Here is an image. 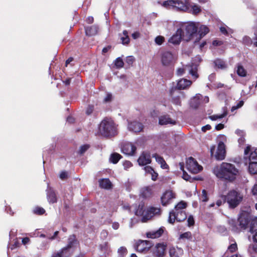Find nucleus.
<instances>
[{"label": "nucleus", "mask_w": 257, "mask_h": 257, "mask_svg": "<svg viewBox=\"0 0 257 257\" xmlns=\"http://www.w3.org/2000/svg\"><path fill=\"white\" fill-rule=\"evenodd\" d=\"M213 173L217 178L231 182L236 179L238 170L233 164L223 162L214 167Z\"/></svg>", "instance_id": "1"}, {"label": "nucleus", "mask_w": 257, "mask_h": 257, "mask_svg": "<svg viewBox=\"0 0 257 257\" xmlns=\"http://www.w3.org/2000/svg\"><path fill=\"white\" fill-rule=\"evenodd\" d=\"M99 133L105 137H113L116 135L117 128L113 121L109 118L103 119L99 125Z\"/></svg>", "instance_id": "2"}, {"label": "nucleus", "mask_w": 257, "mask_h": 257, "mask_svg": "<svg viewBox=\"0 0 257 257\" xmlns=\"http://www.w3.org/2000/svg\"><path fill=\"white\" fill-rule=\"evenodd\" d=\"M145 206L143 204H140L135 211V214L137 216H142V221L147 222L153 216L160 214V209L158 207H151L145 212Z\"/></svg>", "instance_id": "3"}, {"label": "nucleus", "mask_w": 257, "mask_h": 257, "mask_svg": "<svg viewBox=\"0 0 257 257\" xmlns=\"http://www.w3.org/2000/svg\"><path fill=\"white\" fill-rule=\"evenodd\" d=\"M243 198V194L236 190L230 191L225 197V200L230 208L236 207L242 202Z\"/></svg>", "instance_id": "4"}, {"label": "nucleus", "mask_w": 257, "mask_h": 257, "mask_svg": "<svg viewBox=\"0 0 257 257\" xmlns=\"http://www.w3.org/2000/svg\"><path fill=\"white\" fill-rule=\"evenodd\" d=\"M186 71H187L190 75H191L193 78L196 79L199 77L197 73L198 71V65L192 63L191 64L186 65L182 67H180L177 69L176 74L178 76H181L184 74Z\"/></svg>", "instance_id": "5"}, {"label": "nucleus", "mask_w": 257, "mask_h": 257, "mask_svg": "<svg viewBox=\"0 0 257 257\" xmlns=\"http://www.w3.org/2000/svg\"><path fill=\"white\" fill-rule=\"evenodd\" d=\"M189 2L183 3L179 0H167L163 2L162 5L166 8L173 7L178 10L187 11Z\"/></svg>", "instance_id": "6"}, {"label": "nucleus", "mask_w": 257, "mask_h": 257, "mask_svg": "<svg viewBox=\"0 0 257 257\" xmlns=\"http://www.w3.org/2000/svg\"><path fill=\"white\" fill-rule=\"evenodd\" d=\"M179 28L181 29L182 32H184L185 36L188 37L189 39L193 34H195L197 31V26L192 22L182 24Z\"/></svg>", "instance_id": "7"}, {"label": "nucleus", "mask_w": 257, "mask_h": 257, "mask_svg": "<svg viewBox=\"0 0 257 257\" xmlns=\"http://www.w3.org/2000/svg\"><path fill=\"white\" fill-rule=\"evenodd\" d=\"M186 167L190 172L193 174L198 173L202 170V167L199 165L192 157H190L186 160Z\"/></svg>", "instance_id": "8"}, {"label": "nucleus", "mask_w": 257, "mask_h": 257, "mask_svg": "<svg viewBox=\"0 0 257 257\" xmlns=\"http://www.w3.org/2000/svg\"><path fill=\"white\" fill-rule=\"evenodd\" d=\"M176 59L175 56L169 51L163 52L161 55L163 65L168 66L173 63Z\"/></svg>", "instance_id": "9"}, {"label": "nucleus", "mask_w": 257, "mask_h": 257, "mask_svg": "<svg viewBox=\"0 0 257 257\" xmlns=\"http://www.w3.org/2000/svg\"><path fill=\"white\" fill-rule=\"evenodd\" d=\"M121 152L128 156H133L136 151V147L131 143H123L121 146Z\"/></svg>", "instance_id": "10"}, {"label": "nucleus", "mask_w": 257, "mask_h": 257, "mask_svg": "<svg viewBox=\"0 0 257 257\" xmlns=\"http://www.w3.org/2000/svg\"><path fill=\"white\" fill-rule=\"evenodd\" d=\"M225 147L224 143L220 141L219 142L216 151L214 156L215 158L217 160H222L225 157Z\"/></svg>", "instance_id": "11"}, {"label": "nucleus", "mask_w": 257, "mask_h": 257, "mask_svg": "<svg viewBox=\"0 0 257 257\" xmlns=\"http://www.w3.org/2000/svg\"><path fill=\"white\" fill-rule=\"evenodd\" d=\"M185 37L184 32H182L181 29L178 28L174 34L168 40V42L174 45H178L180 43L182 39Z\"/></svg>", "instance_id": "12"}, {"label": "nucleus", "mask_w": 257, "mask_h": 257, "mask_svg": "<svg viewBox=\"0 0 257 257\" xmlns=\"http://www.w3.org/2000/svg\"><path fill=\"white\" fill-rule=\"evenodd\" d=\"M151 246V243L148 241L139 240L136 244L135 248L137 251L143 252L149 250Z\"/></svg>", "instance_id": "13"}, {"label": "nucleus", "mask_w": 257, "mask_h": 257, "mask_svg": "<svg viewBox=\"0 0 257 257\" xmlns=\"http://www.w3.org/2000/svg\"><path fill=\"white\" fill-rule=\"evenodd\" d=\"M77 244V241L74 235H71L68 240V244L67 246L63 247L62 249H66L69 253V255L71 256L73 253V248Z\"/></svg>", "instance_id": "14"}, {"label": "nucleus", "mask_w": 257, "mask_h": 257, "mask_svg": "<svg viewBox=\"0 0 257 257\" xmlns=\"http://www.w3.org/2000/svg\"><path fill=\"white\" fill-rule=\"evenodd\" d=\"M170 96L172 97V101L176 105H180L181 102L180 99V95L182 92L176 90L175 88H172L170 91Z\"/></svg>", "instance_id": "15"}, {"label": "nucleus", "mask_w": 257, "mask_h": 257, "mask_svg": "<svg viewBox=\"0 0 257 257\" xmlns=\"http://www.w3.org/2000/svg\"><path fill=\"white\" fill-rule=\"evenodd\" d=\"M192 84V81L187 79H180L177 81V85L172 88H175L176 90H183L188 88Z\"/></svg>", "instance_id": "16"}, {"label": "nucleus", "mask_w": 257, "mask_h": 257, "mask_svg": "<svg viewBox=\"0 0 257 257\" xmlns=\"http://www.w3.org/2000/svg\"><path fill=\"white\" fill-rule=\"evenodd\" d=\"M151 159L149 153L143 152L138 159V162L140 166H145L151 163Z\"/></svg>", "instance_id": "17"}, {"label": "nucleus", "mask_w": 257, "mask_h": 257, "mask_svg": "<svg viewBox=\"0 0 257 257\" xmlns=\"http://www.w3.org/2000/svg\"><path fill=\"white\" fill-rule=\"evenodd\" d=\"M175 197V194L171 190L166 191L161 197L163 205L165 206L170 202V201Z\"/></svg>", "instance_id": "18"}, {"label": "nucleus", "mask_w": 257, "mask_h": 257, "mask_svg": "<svg viewBox=\"0 0 257 257\" xmlns=\"http://www.w3.org/2000/svg\"><path fill=\"white\" fill-rule=\"evenodd\" d=\"M249 228V231L253 235L254 241L257 242V217L251 220Z\"/></svg>", "instance_id": "19"}, {"label": "nucleus", "mask_w": 257, "mask_h": 257, "mask_svg": "<svg viewBox=\"0 0 257 257\" xmlns=\"http://www.w3.org/2000/svg\"><path fill=\"white\" fill-rule=\"evenodd\" d=\"M128 128L130 131L139 133L143 129V125L138 121H133L128 123Z\"/></svg>", "instance_id": "20"}, {"label": "nucleus", "mask_w": 257, "mask_h": 257, "mask_svg": "<svg viewBox=\"0 0 257 257\" xmlns=\"http://www.w3.org/2000/svg\"><path fill=\"white\" fill-rule=\"evenodd\" d=\"M164 227H161L158 230H153L146 233L148 238H156L160 237L164 231Z\"/></svg>", "instance_id": "21"}, {"label": "nucleus", "mask_w": 257, "mask_h": 257, "mask_svg": "<svg viewBox=\"0 0 257 257\" xmlns=\"http://www.w3.org/2000/svg\"><path fill=\"white\" fill-rule=\"evenodd\" d=\"M166 245L164 243H158L155 246L154 254L158 257H163L165 255Z\"/></svg>", "instance_id": "22"}, {"label": "nucleus", "mask_w": 257, "mask_h": 257, "mask_svg": "<svg viewBox=\"0 0 257 257\" xmlns=\"http://www.w3.org/2000/svg\"><path fill=\"white\" fill-rule=\"evenodd\" d=\"M187 12L196 15L201 12V8L198 5L189 2Z\"/></svg>", "instance_id": "23"}, {"label": "nucleus", "mask_w": 257, "mask_h": 257, "mask_svg": "<svg viewBox=\"0 0 257 257\" xmlns=\"http://www.w3.org/2000/svg\"><path fill=\"white\" fill-rule=\"evenodd\" d=\"M203 98V96L198 94L194 97L191 100V106L194 108H197L199 105L202 103L201 100Z\"/></svg>", "instance_id": "24"}, {"label": "nucleus", "mask_w": 257, "mask_h": 257, "mask_svg": "<svg viewBox=\"0 0 257 257\" xmlns=\"http://www.w3.org/2000/svg\"><path fill=\"white\" fill-rule=\"evenodd\" d=\"M159 123L161 125H165L169 123L174 124L176 123V121L172 120L168 115H164L159 117Z\"/></svg>", "instance_id": "25"}, {"label": "nucleus", "mask_w": 257, "mask_h": 257, "mask_svg": "<svg viewBox=\"0 0 257 257\" xmlns=\"http://www.w3.org/2000/svg\"><path fill=\"white\" fill-rule=\"evenodd\" d=\"M183 253V250L180 248H175L172 246L169 249V255L170 257H180Z\"/></svg>", "instance_id": "26"}, {"label": "nucleus", "mask_w": 257, "mask_h": 257, "mask_svg": "<svg viewBox=\"0 0 257 257\" xmlns=\"http://www.w3.org/2000/svg\"><path fill=\"white\" fill-rule=\"evenodd\" d=\"M240 228L245 229L249 222L248 217L246 215H241L238 219Z\"/></svg>", "instance_id": "27"}, {"label": "nucleus", "mask_w": 257, "mask_h": 257, "mask_svg": "<svg viewBox=\"0 0 257 257\" xmlns=\"http://www.w3.org/2000/svg\"><path fill=\"white\" fill-rule=\"evenodd\" d=\"M152 195V189L150 186L143 188L141 190V195L145 198L150 197Z\"/></svg>", "instance_id": "28"}, {"label": "nucleus", "mask_w": 257, "mask_h": 257, "mask_svg": "<svg viewBox=\"0 0 257 257\" xmlns=\"http://www.w3.org/2000/svg\"><path fill=\"white\" fill-rule=\"evenodd\" d=\"M47 199L49 203H54L57 202V197L54 191L51 188L47 190Z\"/></svg>", "instance_id": "29"}, {"label": "nucleus", "mask_w": 257, "mask_h": 257, "mask_svg": "<svg viewBox=\"0 0 257 257\" xmlns=\"http://www.w3.org/2000/svg\"><path fill=\"white\" fill-rule=\"evenodd\" d=\"M99 186L100 187L109 189L112 188V184L108 179H101L99 181Z\"/></svg>", "instance_id": "30"}, {"label": "nucleus", "mask_w": 257, "mask_h": 257, "mask_svg": "<svg viewBox=\"0 0 257 257\" xmlns=\"http://www.w3.org/2000/svg\"><path fill=\"white\" fill-rule=\"evenodd\" d=\"M66 250V249H61L54 252L51 257H70L69 253Z\"/></svg>", "instance_id": "31"}, {"label": "nucleus", "mask_w": 257, "mask_h": 257, "mask_svg": "<svg viewBox=\"0 0 257 257\" xmlns=\"http://www.w3.org/2000/svg\"><path fill=\"white\" fill-rule=\"evenodd\" d=\"M98 30V28L95 25L88 27L85 29V33L87 36H92L97 33Z\"/></svg>", "instance_id": "32"}, {"label": "nucleus", "mask_w": 257, "mask_h": 257, "mask_svg": "<svg viewBox=\"0 0 257 257\" xmlns=\"http://www.w3.org/2000/svg\"><path fill=\"white\" fill-rule=\"evenodd\" d=\"M175 216L176 220L178 222L183 221L187 218V215L184 210L175 212Z\"/></svg>", "instance_id": "33"}, {"label": "nucleus", "mask_w": 257, "mask_h": 257, "mask_svg": "<svg viewBox=\"0 0 257 257\" xmlns=\"http://www.w3.org/2000/svg\"><path fill=\"white\" fill-rule=\"evenodd\" d=\"M144 170L146 173L149 174L151 175L152 179L153 181H156L158 178V174L155 172L154 169L150 166H146L144 167Z\"/></svg>", "instance_id": "34"}, {"label": "nucleus", "mask_w": 257, "mask_h": 257, "mask_svg": "<svg viewBox=\"0 0 257 257\" xmlns=\"http://www.w3.org/2000/svg\"><path fill=\"white\" fill-rule=\"evenodd\" d=\"M209 32L208 28L205 26H201L199 28L198 35H199V38L196 39V40H195V42L199 41L200 39H201L203 36H204L206 34H207Z\"/></svg>", "instance_id": "35"}, {"label": "nucleus", "mask_w": 257, "mask_h": 257, "mask_svg": "<svg viewBox=\"0 0 257 257\" xmlns=\"http://www.w3.org/2000/svg\"><path fill=\"white\" fill-rule=\"evenodd\" d=\"M121 158V156L120 154L114 153L111 154L109 161L113 164H116Z\"/></svg>", "instance_id": "36"}, {"label": "nucleus", "mask_w": 257, "mask_h": 257, "mask_svg": "<svg viewBox=\"0 0 257 257\" xmlns=\"http://www.w3.org/2000/svg\"><path fill=\"white\" fill-rule=\"evenodd\" d=\"M248 164L257 163V149L254 151L251 152L248 158Z\"/></svg>", "instance_id": "37"}, {"label": "nucleus", "mask_w": 257, "mask_h": 257, "mask_svg": "<svg viewBox=\"0 0 257 257\" xmlns=\"http://www.w3.org/2000/svg\"><path fill=\"white\" fill-rule=\"evenodd\" d=\"M121 43L123 45L128 44L130 42V38L128 36V32L126 30H124L122 36L120 37Z\"/></svg>", "instance_id": "38"}, {"label": "nucleus", "mask_w": 257, "mask_h": 257, "mask_svg": "<svg viewBox=\"0 0 257 257\" xmlns=\"http://www.w3.org/2000/svg\"><path fill=\"white\" fill-rule=\"evenodd\" d=\"M236 134L240 136V138L238 140V143L240 145H242L244 144L245 142L244 139V133L241 130H237L235 132Z\"/></svg>", "instance_id": "39"}, {"label": "nucleus", "mask_w": 257, "mask_h": 257, "mask_svg": "<svg viewBox=\"0 0 257 257\" xmlns=\"http://www.w3.org/2000/svg\"><path fill=\"white\" fill-rule=\"evenodd\" d=\"M156 161L161 165V166L163 169H167L168 168V165L165 162L164 159L158 155H155Z\"/></svg>", "instance_id": "40"}, {"label": "nucleus", "mask_w": 257, "mask_h": 257, "mask_svg": "<svg viewBox=\"0 0 257 257\" xmlns=\"http://www.w3.org/2000/svg\"><path fill=\"white\" fill-rule=\"evenodd\" d=\"M187 206V203L183 201H181L179 203H178L175 207L174 212L176 211H180L181 210H183Z\"/></svg>", "instance_id": "41"}, {"label": "nucleus", "mask_w": 257, "mask_h": 257, "mask_svg": "<svg viewBox=\"0 0 257 257\" xmlns=\"http://www.w3.org/2000/svg\"><path fill=\"white\" fill-rule=\"evenodd\" d=\"M179 166H180V168L181 170L183 171V176H182V178L186 180V181H189L190 182H191L192 180H193V179L191 178V177L189 175H188L185 172V171L184 170V164L183 163H179Z\"/></svg>", "instance_id": "42"}, {"label": "nucleus", "mask_w": 257, "mask_h": 257, "mask_svg": "<svg viewBox=\"0 0 257 257\" xmlns=\"http://www.w3.org/2000/svg\"><path fill=\"white\" fill-rule=\"evenodd\" d=\"M248 171L251 174H257V163L248 164Z\"/></svg>", "instance_id": "43"}, {"label": "nucleus", "mask_w": 257, "mask_h": 257, "mask_svg": "<svg viewBox=\"0 0 257 257\" xmlns=\"http://www.w3.org/2000/svg\"><path fill=\"white\" fill-rule=\"evenodd\" d=\"M236 72L237 74L241 77H244L246 76V72L243 67L240 65H238L237 66Z\"/></svg>", "instance_id": "44"}, {"label": "nucleus", "mask_w": 257, "mask_h": 257, "mask_svg": "<svg viewBox=\"0 0 257 257\" xmlns=\"http://www.w3.org/2000/svg\"><path fill=\"white\" fill-rule=\"evenodd\" d=\"M114 65L117 68H120L123 67L124 63L120 57H118L114 61Z\"/></svg>", "instance_id": "45"}, {"label": "nucleus", "mask_w": 257, "mask_h": 257, "mask_svg": "<svg viewBox=\"0 0 257 257\" xmlns=\"http://www.w3.org/2000/svg\"><path fill=\"white\" fill-rule=\"evenodd\" d=\"M214 63L216 66L220 69H224L226 67L225 62L220 60L217 59L214 61Z\"/></svg>", "instance_id": "46"}, {"label": "nucleus", "mask_w": 257, "mask_h": 257, "mask_svg": "<svg viewBox=\"0 0 257 257\" xmlns=\"http://www.w3.org/2000/svg\"><path fill=\"white\" fill-rule=\"evenodd\" d=\"M226 114H227V111L225 110V111L223 114L213 115L210 116L209 118L212 120H216L217 119H220V118L224 117Z\"/></svg>", "instance_id": "47"}, {"label": "nucleus", "mask_w": 257, "mask_h": 257, "mask_svg": "<svg viewBox=\"0 0 257 257\" xmlns=\"http://www.w3.org/2000/svg\"><path fill=\"white\" fill-rule=\"evenodd\" d=\"M175 220H176L175 216V212L172 211L170 212V215L168 218V222L170 223L173 224L175 222Z\"/></svg>", "instance_id": "48"}, {"label": "nucleus", "mask_w": 257, "mask_h": 257, "mask_svg": "<svg viewBox=\"0 0 257 257\" xmlns=\"http://www.w3.org/2000/svg\"><path fill=\"white\" fill-rule=\"evenodd\" d=\"M164 40L165 38H164V37L159 36L155 38V41L157 45H161L164 42Z\"/></svg>", "instance_id": "49"}, {"label": "nucleus", "mask_w": 257, "mask_h": 257, "mask_svg": "<svg viewBox=\"0 0 257 257\" xmlns=\"http://www.w3.org/2000/svg\"><path fill=\"white\" fill-rule=\"evenodd\" d=\"M200 199L202 202H206L208 200L207 192L205 190H202V194L200 197Z\"/></svg>", "instance_id": "50"}, {"label": "nucleus", "mask_w": 257, "mask_h": 257, "mask_svg": "<svg viewBox=\"0 0 257 257\" xmlns=\"http://www.w3.org/2000/svg\"><path fill=\"white\" fill-rule=\"evenodd\" d=\"M192 234L189 231L186 232L184 233H182L180 236V239H183V238H186V239H190L191 238Z\"/></svg>", "instance_id": "51"}, {"label": "nucleus", "mask_w": 257, "mask_h": 257, "mask_svg": "<svg viewBox=\"0 0 257 257\" xmlns=\"http://www.w3.org/2000/svg\"><path fill=\"white\" fill-rule=\"evenodd\" d=\"M49 242L47 241H43L40 244L38 248L40 249H47L49 248Z\"/></svg>", "instance_id": "52"}, {"label": "nucleus", "mask_w": 257, "mask_h": 257, "mask_svg": "<svg viewBox=\"0 0 257 257\" xmlns=\"http://www.w3.org/2000/svg\"><path fill=\"white\" fill-rule=\"evenodd\" d=\"M45 211V210L43 208L39 207H36L34 210V213L39 215L44 214Z\"/></svg>", "instance_id": "53"}, {"label": "nucleus", "mask_w": 257, "mask_h": 257, "mask_svg": "<svg viewBox=\"0 0 257 257\" xmlns=\"http://www.w3.org/2000/svg\"><path fill=\"white\" fill-rule=\"evenodd\" d=\"M243 104H244L243 101L240 100V101H239V102H238V103L236 104V105L233 106L232 107L231 109V111L233 112L235 110L240 108L242 106H243Z\"/></svg>", "instance_id": "54"}, {"label": "nucleus", "mask_w": 257, "mask_h": 257, "mask_svg": "<svg viewBox=\"0 0 257 257\" xmlns=\"http://www.w3.org/2000/svg\"><path fill=\"white\" fill-rule=\"evenodd\" d=\"M89 148V146L88 145H84L83 146H81L80 148L79 153L80 154H83Z\"/></svg>", "instance_id": "55"}, {"label": "nucleus", "mask_w": 257, "mask_h": 257, "mask_svg": "<svg viewBox=\"0 0 257 257\" xmlns=\"http://www.w3.org/2000/svg\"><path fill=\"white\" fill-rule=\"evenodd\" d=\"M134 61L135 58L132 56H127L126 58L125 62L129 65H132Z\"/></svg>", "instance_id": "56"}, {"label": "nucleus", "mask_w": 257, "mask_h": 257, "mask_svg": "<svg viewBox=\"0 0 257 257\" xmlns=\"http://www.w3.org/2000/svg\"><path fill=\"white\" fill-rule=\"evenodd\" d=\"M133 166L132 163L128 161H126L123 163V166L125 170H127Z\"/></svg>", "instance_id": "57"}, {"label": "nucleus", "mask_w": 257, "mask_h": 257, "mask_svg": "<svg viewBox=\"0 0 257 257\" xmlns=\"http://www.w3.org/2000/svg\"><path fill=\"white\" fill-rule=\"evenodd\" d=\"M188 225L189 226L193 225L194 224V220L193 217L192 215L189 216L187 219Z\"/></svg>", "instance_id": "58"}, {"label": "nucleus", "mask_w": 257, "mask_h": 257, "mask_svg": "<svg viewBox=\"0 0 257 257\" xmlns=\"http://www.w3.org/2000/svg\"><path fill=\"white\" fill-rule=\"evenodd\" d=\"M237 248V244L236 243L231 244L228 248V250L231 252H234Z\"/></svg>", "instance_id": "59"}, {"label": "nucleus", "mask_w": 257, "mask_h": 257, "mask_svg": "<svg viewBox=\"0 0 257 257\" xmlns=\"http://www.w3.org/2000/svg\"><path fill=\"white\" fill-rule=\"evenodd\" d=\"M112 95L110 93H107L104 98V101L105 102H109L111 100Z\"/></svg>", "instance_id": "60"}, {"label": "nucleus", "mask_w": 257, "mask_h": 257, "mask_svg": "<svg viewBox=\"0 0 257 257\" xmlns=\"http://www.w3.org/2000/svg\"><path fill=\"white\" fill-rule=\"evenodd\" d=\"M229 223L232 226V229L235 230L236 227V221L233 219L229 220Z\"/></svg>", "instance_id": "61"}, {"label": "nucleus", "mask_w": 257, "mask_h": 257, "mask_svg": "<svg viewBox=\"0 0 257 257\" xmlns=\"http://www.w3.org/2000/svg\"><path fill=\"white\" fill-rule=\"evenodd\" d=\"M251 193L253 195L257 196V184L253 185L251 189Z\"/></svg>", "instance_id": "62"}, {"label": "nucleus", "mask_w": 257, "mask_h": 257, "mask_svg": "<svg viewBox=\"0 0 257 257\" xmlns=\"http://www.w3.org/2000/svg\"><path fill=\"white\" fill-rule=\"evenodd\" d=\"M19 242L17 240H15L14 243L11 245L10 248L11 249V250H13L17 247L19 246Z\"/></svg>", "instance_id": "63"}, {"label": "nucleus", "mask_w": 257, "mask_h": 257, "mask_svg": "<svg viewBox=\"0 0 257 257\" xmlns=\"http://www.w3.org/2000/svg\"><path fill=\"white\" fill-rule=\"evenodd\" d=\"M100 248L102 250L106 251L108 249L107 243L105 242L103 244H101Z\"/></svg>", "instance_id": "64"}]
</instances>
